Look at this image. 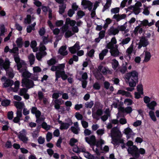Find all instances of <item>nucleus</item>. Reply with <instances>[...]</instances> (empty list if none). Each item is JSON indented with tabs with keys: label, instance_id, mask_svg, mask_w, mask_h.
<instances>
[{
	"label": "nucleus",
	"instance_id": "42",
	"mask_svg": "<svg viewBox=\"0 0 159 159\" xmlns=\"http://www.w3.org/2000/svg\"><path fill=\"white\" fill-rule=\"evenodd\" d=\"M99 71H97L95 74V77L97 79H101L103 77L102 74Z\"/></svg>",
	"mask_w": 159,
	"mask_h": 159
},
{
	"label": "nucleus",
	"instance_id": "40",
	"mask_svg": "<svg viewBox=\"0 0 159 159\" xmlns=\"http://www.w3.org/2000/svg\"><path fill=\"white\" fill-rule=\"evenodd\" d=\"M149 114L152 120L154 121H156L157 120V119L154 112L151 110L149 111Z\"/></svg>",
	"mask_w": 159,
	"mask_h": 159
},
{
	"label": "nucleus",
	"instance_id": "27",
	"mask_svg": "<svg viewBox=\"0 0 159 159\" xmlns=\"http://www.w3.org/2000/svg\"><path fill=\"white\" fill-rule=\"evenodd\" d=\"M14 84V88L11 87V89L13 92H16L19 89L20 84V82L18 80L16 81L15 82Z\"/></svg>",
	"mask_w": 159,
	"mask_h": 159
},
{
	"label": "nucleus",
	"instance_id": "51",
	"mask_svg": "<svg viewBox=\"0 0 159 159\" xmlns=\"http://www.w3.org/2000/svg\"><path fill=\"white\" fill-rule=\"evenodd\" d=\"M133 11L135 15H138L140 12V8L137 7H133Z\"/></svg>",
	"mask_w": 159,
	"mask_h": 159
},
{
	"label": "nucleus",
	"instance_id": "39",
	"mask_svg": "<svg viewBox=\"0 0 159 159\" xmlns=\"http://www.w3.org/2000/svg\"><path fill=\"white\" fill-rule=\"evenodd\" d=\"M137 91L140 94H142L143 93V86L141 84H138L137 86Z\"/></svg>",
	"mask_w": 159,
	"mask_h": 159
},
{
	"label": "nucleus",
	"instance_id": "41",
	"mask_svg": "<svg viewBox=\"0 0 159 159\" xmlns=\"http://www.w3.org/2000/svg\"><path fill=\"white\" fill-rule=\"evenodd\" d=\"M130 37H127L125 39H123L121 42L120 43V44H121L122 46L125 44H127L130 41Z\"/></svg>",
	"mask_w": 159,
	"mask_h": 159
},
{
	"label": "nucleus",
	"instance_id": "1",
	"mask_svg": "<svg viewBox=\"0 0 159 159\" xmlns=\"http://www.w3.org/2000/svg\"><path fill=\"white\" fill-rule=\"evenodd\" d=\"M111 136L112 139L111 143L115 146L119 145L124 143V139H121L122 135L121 132L117 127L113 128L111 130Z\"/></svg>",
	"mask_w": 159,
	"mask_h": 159
},
{
	"label": "nucleus",
	"instance_id": "20",
	"mask_svg": "<svg viewBox=\"0 0 159 159\" xmlns=\"http://www.w3.org/2000/svg\"><path fill=\"white\" fill-rule=\"evenodd\" d=\"M58 122L60 125V129L61 130L67 129L70 125L69 123L63 122L61 120H58Z\"/></svg>",
	"mask_w": 159,
	"mask_h": 159
},
{
	"label": "nucleus",
	"instance_id": "38",
	"mask_svg": "<svg viewBox=\"0 0 159 159\" xmlns=\"http://www.w3.org/2000/svg\"><path fill=\"white\" fill-rule=\"evenodd\" d=\"M113 62L112 63V67L114 70H116L119 66V62L116 59H113Z\"/></svg>",
	"mask_w": 159,
	"mask_h": 159
},
{
	"label": "nucleus",
	"instance_id": "44",
	"mask_svg": "<svg viewBox=\"0 0 159 159\" xmlns=\"http://www.w3.org/2000/svg\"><path fill=\"white\" fill-rule=\"evenodd\" d=\"M16 43L17 46L21 48L22 45V39L21 38H18L16 41Z\"/></svg>",
	"mask_w": 159,
	"mask_h": 159
},
{
	"label": "nucleus",
	"instance_id": "63",
	"mask_svg": "<svg viewBox=\"0 0 159 159\" xmlns=\"http://www.w3.org/2000/svg\"><path fill=\"white\" fill-rule=\"evenodd\" d=\"M42 9L43 12L45 14H46L48 11H49V10L51 9L48 7L43 6L42 7Z\"/></svg>",
	"mask_w": 159,
	"mask_h": 159
},
{
	"label": "nucleus",
	"instance_id": "22",
	"mask_svg": "<svg viewBox=\"0 0 159 159\" xmlns=\"http://www.w3.org/2000/svg\"><path fill=\"white\" fill-rule=\"evenodd\" d=\"M126 16V15L125 14H122L120 15L119 14H115L113 17V19H116L117 22H118L120 20L124 19Z\"/></svg>",
	"mask_w": 159,
	"mask_h": 159
},
{
	"label": "nucleus",
	"instance_id": "62",
	"mask_svg": "<svg viewBox=\"0 0 159 159\" xmlns=\"http://www.w3.org/2000/svg\"><path fill=\"white\" fill-rule=\"evenodd\" d=\"M95 50L93 49H92L87 53V55L89 57H92L94 56Z\"/></svg>",
	"mask_w": 159,
	"mask_h": 159
},
{
	"label": "nucleus",
	"instance_id": "19",
	"mask_svg": "<svg viewBox=\"0 0 159 159\" xmlns=\"http://www.w3.org/2000/svg\"><path fill=\"white\" fill-rule=\"evenodd\" d=\"M98 70L101 72L103 75H106L107 73L110 74L111 72L107 67H103L102 66H98Z\"/></svg>",
	"mask_w": 159,
	"mask_h": 159
},
{
	"label": "nucleus",
	"instance_id": "37",
	"mask_svg": "<svg viewBox=\"0 0 159 159\" xmlns=\"http://www.w3.org/2000/svg\"><path fill=\"white\" fill-rule=\"evenodd\" d=\"M151 57V53L150 52H145L144 61L145 62H148L150 59Z\"/></svg>",
	"mask_w": 159,
	"mask_h": 159
},
{
	"label": "nucleus",
	"instance_id": "4",
	"mask_svg": "<svg viewBox=\"0 0 159 159\" xmlns=\"http://www.w3.org/2000/svg\"><path fill=\"white\" fill-rule=\"evenodd\" d=\"M85 139L86 141L90 145L91 147L92 148L93 151L96 152V154L98 156L100 155V153L98 148V147H96L95 149L94 148V146L95 145L96 141L95 136L92 135L90 137H86Z\"/></svg>",
	"mask_w": 159,
	"mask_h": 159
},
{
	"label": "nucleus",
	"instance_id": "17",
	"mask_svg": "<svg viewBox=\"0 0 159 159\" xmlns=\"http://www.w3.org/2000/svg\"><path fill=\"white\" fill-rule=\"evenodd\" d=\"M128 65V63L125 62V65L123 63L121 67H118V69L116 70V72H120L121 74H125L127 71V66Z\"/></svg>",
	"mask_w": 159,
	"mask_h": 159
},
{
	"label": "nucleus",
	"instance_id": "7",
	"mask_svg": "<svg viewBox=\"0 0 159 159\" xmlns=\"http://www.w3.org/2000/svg\"><path fill=\"white\" fill-rule=\"evenodd\" d=\"M31 112L33 114H35V116L37 118V119L36 120V122L37 123L40 124V120L39 119L41 115V113L40 111L38 110L36 107H33L31 109Z\"/></svg>",
	"mask_w": 159,
	"mask_h": 159
},
{
	"label": "nucleus",
	"instance_id": "35",
	"mask_svg": "<svg viewBox=\"0 0 159 159\" xmlns=\"http://www.w3.org/2000/svg\"><path fill=\"white\" fill-rule=\"evenodd\" d=\"M6 70L7 71V74L10 78H12L14 77V74L11 68H9Z\"/></svg>",
	"mask_w": 159,
	"mask_h": 159
},
{
	"label": "nucleus",
	"instance_id": "3",
	"mask_svg": "<svg viewBox=\"0 0 159 159\" xmlns=\"http://www.w3.org/2000/svg\"><path fill=\"white\" fill-rule=\"evenodd\" d=\"M22 76L24 78L22 80V86L26 87L28 89L33 87L34 85L33 82L27 79L30 77L31 74L26 70L23 72L22 71Z\"/></svg>",
	"mask_w": 159,
	"mask_h": 159
},
{
	"label": "nucleus",
	"instance_id": "34",
	"mask_svg": "<svg viewBox=\"0 0 159 159\" xmlns=\"http://www.w3.org/2000/svg\"><path fill=\"white\" fill-rule=\"evenodd\" d=\"M34 18L32 17L31 18V16L28 15L27 16L26 18L25 19L24 21L25 23L30 24L31 23V20H34Z\"/></svg>",
	"mask_w": 159,
	"mask_h": 159
},
{
	"label": "nucleus",
	"instance_id": "21",
	"mask_svg": "<svg viewBox=\"0 0 159 159\" xmlns=\"http://www.w3.org/2000/svg\"><path fill=\"white\" fill-rule=\"evenodd\" d=\"M13 103L14 106L16 107L17 109L20 110L25 107V104L23 102L14 101Z\"/></svg>",
	"mask_w": 159,
	"mask_h": 159
},
{
	"label": "nucleus",
	"instance_id": "11",
	"mask_svg": "<svg viewBox=\"0 0 159 159\" xmlns=\"http://www.w3.org/2000/svg\"><path fill=\"white\" fill-rule=\"evenodd\" d=\"M102 108V107L101 108H98L95 112L92 111V116L93 119L97 120H99V117L101 116L103 113Z\"/></svg>",
	"mask_w": 159,
	"mask_h": 159
},
{
	"label": "nucleus",
	"instance_id": "33",
	"mask_svg": "<svg viewBox=\"0 0 159 159\" xmlns=\"http://www.w3.org/2000/svg\"><path fill=\"white\" fill-rule=\"evenodd\" d=\"M36 25V22H34L31 25L28 26L26 29L28 33H30L32 30H35L34 27Z\"/></svg>",
	"mask_w": 159,
	"mask_h": 159
},
{
	"label": "nucleus",
	"instance_id": "46",
	"mask_svg": "<svg viewBox=\"0 0 159 159\" xmlns=\"http://www.w3.org/2000/svg\"><path fill=\"white\" fill-rule=\"evenodd\" d=\"M66 8V6L65 5H61L59 6V12L60 14L63 13L65 11V9Z\"/></svg>",
	"mask_w": 159,
	"mask_h": 159
},
{
	"label": "nucleus",
	"instance_id": "53",
	"mask_svg": "<svg viewBox=\"0 0 159 159\" xmlns=\"http://www.w3.org/2000/svg\"><path fill=\"white\" fill-rule=\"evenodd\" d=\"M10 103L9 100H4L2 102V105L3 106H8Z\"/></svg>",
	"mask_w": 159,
	"mask_h": 159
},
{
	"label": "nucleus",
	"instance_id": "59",
	"mask_svg": "<svg viewBox=\"0 0 159 159\" xmlns=\"http://www.w3.org/2000/svg\"><path fill=\"white\" fill-rule=\"evenodd\" d=\"M132 110L131 107L128 106L125 108V113H126L127 114H129L132 112Z\"/></svg>",
	"mask_w": 159,
	"mask_h": 159
},
{
	"label": "nucleus",
	"instance_id": "26",
	"mask_svg": "<svg viewBox=\"0 0 159 159\" xmlns=\"http://www.w3.org/2000/svg\"><path fill=\"white\" fill-rule=\"evenodd\" d=\"M157 105V103L155 101H152L147 105L148 107L152 110H154L155 107Z\"/></svg>",
	"mask_w": 159,
	"mask_h": 159
},
{
	"label": "nucleus",
	"instance_id": "15",
	"mask_svg": "<svg viewBox=\"0 0 159 159\" xmlns=\"http://www.w3.org/2000/svg\"><path fill=\"white\" fill-rule=\"evenodd\" d=\"M56 80L57 81L58 78L61 77L62 79L63 80L66 79L68 76L66 74L65 71H61V72H56Z\"/></svg>",
	"mask_w": 159,
	"mask_h": 159
},
{
	"label": "nucleus",
	"instance_id": "55",
	"mask_svg": "<svg viewBox=\"0 0 159 159\" xmlns=\"http://www.w3.org/2000/svg\"><path fill=\"white\" fill-rule=\"evenodd\" d=\"M27 91V89L25 88H23L21 89H20L19 94L20 96H23V95H25Z\"/></svg>",
	"mask_w": 159,
	"mask_h": 159
},
{
	"label": "nucleus",
	"instance_id": "24",
	"mask_svg": "<svg viewBox=\"0 0 159 159\" xmlns=\"http://www.w3.org/2000/svg\"><path fill=\"white\" fill-rule=\"evenodd\" d=\"M76 23V21L75 20H71L70 18H68L66 19V24L65 25L68 27V25H70V26H73L75 25Z\"/></svg>",
	"mask_w": 159,
	"mask_h": 159
},
{
	"label": "nucleus",
	"instance_id": "45",
	"mask_svg": "<svg viewBox=\"0 0 159 159\" xmlns=\"http://www.w3.org/2000/svg\"><path fill=\"white\" fill-rule=\"evenodd\" d=\"M93 104V102L91 101L90 102H86L85 104V106L86 108H91L92 107Z\"/></svg>",
	"mask_w": 159,
	"mask_h": 159
},
{
	"label": "nucleus",
	"instance_id": "56",
	"mask_svg": "<svg viewBox=\"0 0 159 159\" xmlns=\"http://www.w3.org/2000/svg\"><path fill=\"white\" fill-rule=\"evenodd\" d=\"M119 11L120 8L118 7L112 8L111 10V13L115 14L119 13Z\"/></svg>",
	"mask_w": 159,
	"mask_h": 159
},
{
	"label": "nucleus",
	"instance_id": "32",
	"mask_svg": "<svg viewBox=\"0 0 159 159\" xmlns=\"http://www.w3.org/2000/svg\"><path fill=\"white\" fill-rule=\"evenodd\" d=\"M119 32V30H118V28H115L113 27L111 28L109 31V32L110 34L114 35H115L116 34H118Z\"/></svg>",
	"mask_w": 159,
	"mask_h": 159
},
{
	"label": "nucleus",
	"instance_id": "29",
	"mask_svg": "<svg viewBox=\"0 0 159 159\" xmlns=\"http://www.w3.org/2000/svg\"><path fill=\"white\" fill-rule=\"evenodd\" d=\"M106 113L107 115H104L101 117L102 120L104 122L106 121L108 119V117L110 115L109 109H106Z\"/></svg>",
	"mask_w": 159,
	"mask_h": 159
},
{
	"label": "nucleus",
	"instance_id": "50",
	"mask_svg": "<svg viewBox=\"0 0 159 159\" xmlns=\"http://www.w3.org/2000/svg\"><path fill=\"white\" fill-rule=\"evenodd\" d=\"M93 88L95 90H99L100 89L101 86L98 82H96L93 84Z\"/></svg>",
	"mask_w": 159,
	"mask_h": 159
},
{
	"label": "nucleus",
	"instance_id": "12",
	"mask_svg": "<svg viewBox=\"0 0 159 159\" xmlns=\"http://www.w3.org/2000/svg\"><path fill=\"white\" fill-rule=\"evenodd\" d=\"M10 62L7 59H5V62L2 58H0V66L3 68L5 70L8 69L9 68Z\"/></svg>",
	"mask_w": 159,
	"mask_h": 159
},
{
	"label": "nucleus",
	"instance_id": "57",
	"mask_svg": "<svg viewBox=\"0 0 159 159\" xmlns=\"http://www.w3.org/2000/svg\"><path fill=\"white\" fill-rule=\"evenodd\" d=\"M46 32V30L45 29V28L43 27H42L39 30V35L41 36L45 34Z\"/></svg>",
	"mask_w": 159,
	"mask_h": 159
},
{
	"label": "nucleus",
	"instance_id": "13",
	"mask_svg": "<svg viewBox=\"0 0 159 159\" xmlns=\"http://www.w3.org/2000/svg\"><path fill=\"white\" fill-rule=\"evenodd\" d=\"M1 81L4 82L3 87L6 88L12 85L13 84V81L9 79H7L5 76H3L1 78Z\"/></svg>",
	"mask_w": 159,
	"mask_h": 159
},
{
	"label": "nucleus",
	"instance_id": "23",
	"mask_svg": "<svg viewBox=\"0 0 159 159\" xmlns=\"http://www.w3.org/2000/svg\"><path fill=\"white\" fill-rule=\"evenodd\" d=\"M133 46L131 44L126 50V52L128 54L126 57H128L129 58V59H127V61H128L130 59V55L133 51Z\"/></svg>",
	"mask_w": 159,
	"mask_h": 159
},
{
	"label": "nucleus",
	"instance_id": "49",
	"mask_svg": "<svg viewBox=\"0 0 159 159\" xmlns=\"http://www.w3.org/2000/svg\"><path fill=\"white\" fill-rule=\"evenodd\" d=\"M133 101L132 100L129 98L125 99L124 101V103L125 104L128 103L127 104V106H130L133 103Z\"/></svg>",
	"mask_w": 159,
	"mask_h": 159
},
{
	"label": "nucleus",
	"instance_id": "2",
	"mask_svg": "<svg viewBox=\"0 0 159 159\" xmlns=\"http://www.w3.org/2000/svg\"><path fill=\"white\" fill-rule=\"evenodd\" d=\"M125 77L128 81L129 85L131 87H135L138 82V73L135 70L127 73Z\"/></svg>",
	"mask_w": 159,
	"mask_h": 159
},
{
	"label": "nucleus",
	"instance_id": "52",
	"mask_svg": "<svg viewBox=\"0 0 159 159\" xmlns=\"http://www.w3.org/2000/svg\"><path fill=\"white\" fill-rule=\"evenodd\" d=\"M104 143V141L101 139L97 141L96 143H95V145L97 147H99L100 146H102Z\"/></svg>",
	"mask_w": 159,
	"mask_h": 159
},
{
	"label": "nucleus",
	"instance_id": "60",
	"mask_svg": "<svg viewBox=\"0 0 159 159\" xmlns=\"http://www.w3.org/2000/svg\"><path fill=\"white\" fill-rule=\"evenodd\" d=\"M52 138V133L48 132L46 135V140L48 142H49Z\"/></svg>",
	"mask_w": 159,
	"mask_h": 159
},
{
	"label": "nucleus",
	"instance_id": "64",
	"mask_svg": "<svg viewBox=\"0 0 159 159\" xmlns=\"http://www.w3.org/2000/svg\"><path fill=\"white\" fill-rule=\"evenodd\" d=\"M18 52V48L15 47L13 48L12 49H11L9 51V52L11 53H17Z\"/></svg>",
	"mask_w": 159,
	"mask_h": 159
},
{
	"label": "nucleus",
	"instance_id": "28",
	"mask_svg": "<svg viewBox=\"0 0 159 159\" xmlns=\"http://www.w3.org/2000/svg\"><path fill=\"white\" fill-rule=\"evenodd\" d=\"M47 53L45 51H40L39 52L36 53V57L37 59L39 60H40L42 57L46 55Z\"/></svg>",
	"mask_w": 159,
	"mask_h": 159
},
{
	"label": "nucleus",
	"instance_id": "54",
	"mask_svg": "<svg viewBox=\"0 0 159 159\" xmlns=\"http://www.w3.org/2000/svg\"><path fill=\"white\" fill-rule=\"evenodd\" d=\"M143 101L147 105L150 102L151 99L149 97L145 96L143 98Z\"/></svg>",
	"mask_w": 159,
	"mask_h": 159
},
{
	"label": "nucleus",
	"instance_id": "6",
	"mask_svg": "<svg viewBox=\"0 0 159 159\" xmlns=\"http://www.w3.org/2000/svg\"><path fill=\"white\" fill-rule=\"evenodd\" d=\"M129 154H131L133 157L139 158L140 155L138 153V148L135 145H133L132 147H129L127 149Z\"/></svg>",
	"mask_w": 159,
	"mask_h": 159
},
{
	"label": "nucleus",
	"instance_id": "18",
	"mask_svg": "<svg viewBox=\"0 0 159 159\" xmlns=\"http://www.w3.org/2000/svg\"><path fill=\"white\" fill-rule=\"evenodd\" d=\"M85 149L84 148L82 149L80 148V152H84V156L88 159H95V157L91 154L89 152H86L85 151Z\"/></svg>",
	"mask_w": 159,
	"mask_h": 159
},
{
	"label": "nucleus",
	"instance_id": "9",
	"mask_svg": "<svg viewBox=\"0 0 159 159\" xmlns=\"http://www.w3.org/2000/svg\"><path fill=\"white\" fill-rule=\"evenodd\" d=\"M80 49V44L78 42L76 43L72 47L69 48V50L71 53L74 54L77 52L78 56H80V53L78 51Z\"/></svg>",
	"mask_w": 159,
	"mask_h": 159
},
{
	"label": "nucleus",
	"instance_id": "61",
	"mask_svg": "<svg viewBox=\"0 0 159 159\" xmlns=\"http://www.w3.org/2000/svg\"><path fill=\"white\" fill-rule=\"evenodd\" d=\"M105 30H101L99 33V37L101 39L104 38L105 36Z\"/></svg>",
	"mask_w": 159,
	"mask_h": 159
},
{
	"label": "nucleus",
	"instance_id": "30",
	"mask_svg": "<svg viewBox=\"0 0 159 159\" xmlns=\"http://www.w3.org/2000/svg\"><path fill=\"white\" fill-rule=\"evenodd\" d=\"M28 58L30 65H33L35 60L34 56L33 53H31L28 56Z\"/></svg>",
	"mask_w": 159,
	"mask_h": 159
},
{
	"label": "nucleus",
	"instance_id": "36",
	"mask_svg": "<svg viewBox=\"0 0 159 159\" xmlns=\"http://www.w3.org/2000/svg\"><path fill=\"white\" fill-rule=\"evenodd\" d=\"M37 45V43L34 40L31 41L30 44V46L33 49V51L34 52H36L37 51V48H35Z\"/></svg>",
	"mask_w": 159,
	"mask_h": 159
},
{
	"label": "nucleus",
	"instance_id": "14",
	"mask_svg": "<svg viewBox=\"0 0 159 159\" xmlns=\"http://www.w3.org/2000/svg\"><path fill=\"white\" fill-rule=\"evenodd\" d=\"M149 44L148 40L145 37H142L140 40L139 42V43L138 48L139 49H140L142 47H146Z\"/></svg>",
	"mask_w": 159,
	"mask_h": 159
},
{
	"label": "nucleus",
	"instance_id": "43",
	"mask_svg": "<svg viewBox=\"0 0 159 159\" xmlns=\"http://www.w3.org/2000/svg\"><path fill=\"white\" fill-rule=\"evenodd\" d=\"M40 128V126H38L37 129L38 131H34L33 133L32 136L34 138H36L38 137L39 136V132Z\"/></svg>",
	"mask_w": 159,
	"mask_h": 159
},
{
	"label": "nucleus",
	"instance_id": "16",
	"mask_svg": "<svg viewBox=\"0 0 159 159\" xmlns=\"http://www.w3.org/2000/svg\"><path fill=\"white\" fill-rule=\"evenodd\" d=\"M63 32H65V36L66 38H68L72 35L71 31L68 30V27L66 25H64L61 28Z\"/></svg>",
	"mask_w": 159,
	"mask_h": 159
},
{
	"label": "nucleus",
	"instance_id": "5",
	"mask_svg": "<svg viewBox=\"0 0 159 159\" xmlns=\"http://www.w3.org/2000/svg\"><path fill=\"white\" fill-rule=\"evenodd\" d=\"M17 135L19 139L24 143H27L29 140L28 138L26 136L27 132L25 129H23L19 133H15Z\"/></svg>",
	"mask_w": 159,
	"mask_h": 159
},
{
	"label": "nucleus",
	"instance_id": "25",
	"mask_svg": "<svg viewBox=\"0 0 159 159\" xmlns=\"http://www.w3.org/2000/svg\"><path fill=\"white\" fill-rule=\"evenodd\" d=\"M66 46H62L59 50V52L61 55L63 56L66 55L68 54V52L66 50Z\"/></svg>",
	"mask_w": 159,
	"mask_h": 159
},
{
	"label": "nucleus",
	"instance_id": "31",
	"mask_svg": "<svg viewBox=\"0 0 159 159\" xmlns=\"http://www.w3.org/2000/svg\"><path fill=\"white\" fill-rule=\"evenodd\" d=\"M110 52L111 54V55L114 57L118 56L120 53L118 49H113L111 50H110Z\"/></svg>",
	"mask_w": 159,
	"mask_h": 159
},
{
	"label": "nucleus",
	"instance_id": "48",
	"mask_svg": "<svg viewBox=\"0 0 159 159\" xmlns=\"http://www.w3.org/2000/svg\"><path fill=\"white\" fill-rule=\"evenodd\" d=\"M41 125L42 127L46 130H48L50 129V126L48 125L45 122H43Z\"/></svg>",
	"mask_w": 159,
	"mask_h": 159
},
{
	"label": "nucleus",
	"instance_id": "10",
	"mask_svg": "<svg viewBox=\"0 0 159 159\" xmlns=\"http://www.w3.org/2000/svg\"><path fill=\"white\" fill-rule=\"evenodd\" d=\"M65 68V64L62 63L60 64L57 66H52L51 69V70L53 71H56V72H61V71H64V68Z\"/></svg>",
	"mask_w": 159,
	"mask_h": 159
},
{
	"label": "nucleus",
	"instance_id": "47",
	"mask_svg": "<svg viewBox=\"0 0 159 159\" xmlns=\"http://www.w3.org/2000/svg\"><path fill=\"white\" fill-rule=\"evenodd\" d=\"M57 62L56 60L53 58H52L48 61L47 63L49 66H51L55 64Z\"/></svg>",
	"mask_w": 159,
	"mask_h": 159
},
{
	"label": "nucleus",
	"instance_id": "58",
	"mask_svg": "<svg viewBox=\"0 0 159 159\" xmlns=\"http://www.w3.org/2000/svg\"><path fill=\"white\" fill-rule=\"evenodd\" d=\"M106 48L111 50L114 48V45L111 42L107 44Z\"/></svg>",
	"mask_w": 159,
	"mask_h": 159
},
{
	"label": "nucleus",
	"instance_id": "8",
	"mask_svg": "<svg viewBox=\"0 0 159 159\" xmlns=\"http://www.w3.org/2000/svg\"><path fill=\"white\" fill-rule=\"evenodd\" d=\"M81 5L83 6L84 9L88 8L89 11H91L93 4L90 1L83 0L81 2Z\"/></svg>",
	"mask_w": 159,
	"mask_h": 159
}]
</instances>
